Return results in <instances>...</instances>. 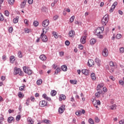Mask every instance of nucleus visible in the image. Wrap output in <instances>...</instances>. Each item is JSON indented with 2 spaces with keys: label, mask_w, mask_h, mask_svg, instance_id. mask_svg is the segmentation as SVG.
I'll list each match as a JSON object with an SVG mask.
<instances>
[{
  "label": "nucleus",
  "mask_w": 124,
  "mask_h": 124,
  "mask_svg": "<svg viewBox=\"0 0 124 124\" xmlns=\"http://www.w3.org/2000/svg\"><path fill=\"white\" fill-rule=\"evenodd\" d=\"M102 55L103 57H107L108 56V49H107V48H105L103 49L102 51Z\"/></svg>",
  "instance_id": "8"
},
{
  "label": "nucleus",
  "mask_w": 124,
  "mask_h": 124,
  "mask_svg": "<svg viewBox=\"0 0 124 124\" xmlns=\"http://www.w3.org/2000/svg\"><path fill=\"white\" fill-rule=\"evenodd\" d=\"M116 108V105H112V106H110V109L111 110H115Z\"/></svg>",
  "instance_id": "37"
},
{
  "label": "nucleus",
  "mask_w": 124,
  "mask_h": 124,
  "mask_svg": "<svg viewBox=\"0 0 124 124\" xmlns=\"http://www.w3.org/2000/svg\"><path fill=\"white\" fill-rule=\"evenodd\" d=\"M59 72H61V68L58 67L55 72V74L57 75Z\"/></svg>",
  "instance_id": "28"
},
{
  "label": "nucleus",
  "mask_w": 124,
  "mask_h": 124,
  "mask_svg": "<svg viewBox=\"0 0 124 124\" xmlns=\"http://www.w3.org/2000/svg\"><path fill=\"white\" fill-rule=\"evenodd\" d=\"M78 48L80 49V50H83L84 46L82 45H78Z\"/></svg>",
  "instance_id": "53"
},
{
  "label": "nucleus",
  "mask_w": 124,
  "mask_h": 124,
  "mask_svg": "<svg viewBox=\"0 0 124 124\" xmlns=\"http://www.w3.org/2000/svg\"><path fill=\"white\" fill-rule=\"evenodd\" d=\"M97 92L99 93H100V94H101V93H103V92L100 88H98Z\"/></svg>",
  "instance_id": "42"
},
{
  "label": "nucleus",
  "mask_w": 124,
  "mask_h": 124,
  "mask_svg": "<svg viewBox=\"0 0 124 124\" xmlns=\"http://www.w3.org/2000/svg\"><path fill=\"white\" fill-rule=\"evenodd\" d=\"M76 115H77V116H81V111H76Z\"/></svg>",
  "instance_id": "46"
},
{
  "label": "nucleus",
  "mask_w": 124,
  "mask_h": 124,
  "mask_svg": "<svg viewBox=\"0 0 124 124\" xmlns=\"http://www.w3.org/2000/svg\"><path fill=\"white\" fill-rule=\"evenodd\" d=\"M81 72L82 74L84 75H89V73H90V70L88 69H82L81 70Z\"/></svg>",
  "instance_id": "11"
},
{
  "label": "nucleus",
  "mask_w": 124,
  "mask_h": 124,
  "mask_svg": "<svg viewBox=\"0 0 124 124\" xmlns=\"http://www.w3.org/2000/svg\"><path fill=\"white\" fill-rule=\"evenodd\" d=\"M65 98H66L65 95L61 94L60 95L59 101H62V100H65Z\"/></svg>",
  "instance_id": "16"
},
{
  "label": "nucleus",
  "mask_w": 124,
  "mask_h": 124,
  "mask_svg": "<svg viewBox=\"0 0 124 124\" xmlns=\"http://www.w3.org/2000/svg\"><path fill=\"white\" fill-rule=\"evenodd\" d=\"M38 22L37 21H34L33 22V25L34 26V27H37V26H38Z\"/></svg>",
  "instance_id": "38"
},
{
  "label": "nucleus",
  "mask_w": 124,
  "mask_h": 124,
  "mask_svg": "<svg viewBox=\"0 0 124 124\" xmlns=\"http://www.w3.org/2000/svg\"><path fill=\"white\" fill-rule=\"evenodd\" d=\"M15 2V0H8L9 4H11V5H12V4H13Z\"/></svg>",
  "instance_id": "29"
},
{
  "label": "nucleus",
  "mask_w": 124,
  "mask_h": 124,
  "mask_svg": "<svg viewBox=\"0 0 124 124\" xmlns=\"http://www.w3.org/2000/svg\"><path fill=\"white\" fill-rule=\"evenodd\" d=\"M43 123H44L45 124H51V121L48 120H45L43 121Z\"/></svg>",
  "instance_id": "31"
},
{
  "label": "nucleus",
  "mask_w": 124,
  "mask_h": 124,
  "mask_svg": "<svg viewBox=\"0 0 124 124\" xmlns=\"http://www.w3.org/2000/svg\"><path fill=\"white\" fill-rule=\"evenodd\" d=\"M60 57H63L64 55V52L63 51H61L59 53Z\"/></svg>",
  "instance_id": "51"
},
{
  "label": "nucleus",
  "mask_w": 124,
  "mask_h": 124,
  "mask_svg": "<svg viewBox=\"0 0 124 124\" xmlns=\"http://www.w3.org/2000/svg\"><path fill=\"white\" fill-rule=\"evenodd\" d=\"M109 66L110 67V69H109V72H110V73H113L114 71V67H115V65H114V62H109Z\"/></svg>",
  "instance_id": "6"
},
{
  "label": "nucleus",
  "mask_w": 124,
  "mask_h": 124,
  "mask_svg": "<svg viewBox=\"0 0 124 124\" xmlns=\"http://www.w3.org/2000/svg\"><path fill=\"white\" fill-rule=\"evenodd\" d=\"M91 78L92 79L93 81H95V80L96 79L95 78V74L92 73L91 75Z\"/></svg>",
  "instance_id": "21"
},
{
  "label": "nucleus",
  "mask_w": 124,
  "mask_h": 124,
  "mask_svg": "<svg viewBox=\"0 0 124 124\" xmlns=\"http://www.w3.org/2000/svg\"><path fill=\"white\" fill-rule=\"evenodd\" d=\"M120 124H124V119H123L122 120L119 121Z\"/></svg>",
  "instance_id": "62"
},
{
  "label": "nucleus",
  "mask_w": 124,
  "mask_h": 124,
  "mask_svg": "<svg viewBox=\"0 0 124 124\" xmlns=\"http://www.w3.org/2000/svg\"><path fill=\"white\" fill-rule=\"evenodd\" d=\"M18 97H19V98H21V97H23L24 95H23V94H22V93L19 92L18 93Z\"/></svg>",
  "instance_id": "39"
},
{
  "label": "nucleus",
  "mask_w": 124,
  "mask_h": 124,
  "mask_svg": "<svg viewBox=\"0 0 124 124\" xmlns=\"http://www.w3.org/2000/svg\"><path fill=\"white\" fill-rule=\"evenodd\" d=\"M49 25V20L46 19L42 22L43 27H47Z\"/></svg>",
  "instance_id": "12"
},
{
  "label": "nucleus",
  "mask_w": 124,
  "mask_h": 124,
  "mask_svg": "<svg viewBox=\"0 0 124 124\" xmlns=\"http://www.w3.org/2000/svg\"><path fill=\"white\" fill-rule=\"evenodd\" d=\"M46 100H47L48 101H51V98L47 96L46 97Z\"/></svg>",
  "instance_id": "63"
},
{
  "label": "nucleus",
  "mask_w": 124,
  "mask_h": 124,
  "mask_svg": "<svg viewBox=\"0 0 124 124\" xmlns=\"http://www.w3.org/2000/svg\"><path fill=\"white\" fill-rule=\"evenodd\" d=\"M9 32L11 33L12 32V31H13V28L12 27H10L9 28Z\"/></svg>",
  "instance_id": "48"
},
{
  "label": "nucleus",
  "mask_w": 124,
  "mask_h": 124,
  "mask_svg": "<svg viewBox=\"0 0 124 124\" xmlns=\"http://www.w3.org/2000/svg\"><path fill=\"white\" fill-rule=\"evenodd\" d=\"M24 31H25V33H30V29H27V28L25 29Z\"/></svg>",
  "instance_id": "43"
},
{
  "label": "nucleus",
  "mask_w": 124,
  "mask_h": 124,
  "mask_svg": "<svg viewBox=\"0 0 124 124\" xmlns=\"http://www.w3.org/2000/svg\"><path fill=\"white\" fill-rule=\"evenodd\" d=\"M74 19H75V16H71V17L70 18V21L71 22V23H72L74 22Z\"/></svg>",
  "instance_id": "34"
},
{
  "label": "nucleus",
  "mask_w": 124,
  "mask_h": 124,
  "mask_svg": "<svg viewBox=\"0 0 124 124\" xmlns=\"http://www.w3.org/2000/svg\"><path fill=\"white\" fill-rule=\"evenodd\" d=\"M100 95V93H99L98 92L96 93H95V96H96V97H99Z\"/></svg>",
  "instance_id": "54"
},
{
  "label": "nucleus",
  "mask_w": 124,
  "mask_h": 124,
  "mask_svg": "<svg viewBox=\"0 0 124 124\" xmlns=\"http://www.w3.org/2000/svg\"><path fill=\"white\" fill-rule=\"evenodd\" d=\"M122 35H121V34H117L116 36V38H117V39H120Z\"/></svg>",
  "instance_id": "40"
},
{
  "label": "nucleus",
  "mask_w": 124,
  "mask_h": 124,
  "mask_svg": "<svg viewBox=\"0 0 124 124\" xmlns=\"http://www.w3.org/2000/svg\"><path fill=\"white\" fill-rule=\"evenodd\" d=\"M88 65L90 67H92V66H93V65H94V62L93 61V60L90 59L88 60Z\"/></svg>",
  "instance_id": "9"
},
{
  "label": "nucleus",
  "mask_w": 124,
  "mask_h": 124,
  "mask_svg": "<svg viewBox=\"0 0 124 124\" xmlns=\"http://www.w3.org/2000/svg\"><path fill=\"white\" fill-rule=\"evenodd\" d=\"M15 61V57L14 56H11L10 57V62L11 63H14Z\"/></svg>",
  "instance_id": "19"
},
{
  "label": "nucleus",
  "mask_w": 124,
  "mask_h": 124,
  "mask_svg": "<svg viewBox=\"0 0 124 124\" xmlns=\"http://www.w3.org/2000/svg\"><path fill=\"white\" fill-rule=\"evenodd\" d=\"M2 60H3V61H5L6 60V56L5 55H3L2 57Z\"/></svg>",
  "instance_id": "61"
},
{
  "label": "nucleus",
  "mask_w": 124,
  "mask_h": 124,
  "mask_svg": "<svg viewBox=\"0 0 124 124\" xmlns=\"http://www.w3.org/2000/svg\"><path fill=\"white\" fill-rule=\"evenodd\" d=\"M88 122L89 124H94V121H93V120L92 118H90L88 120Z\"/></svg>",
  "instance_id": "32"
},
{
  "label": "nucleus",
  "mask_w": 124,
  "mask_h": 124,
  "mask_svg": "<svg viewBox=\"0 0 124 124\" xmlns=\"http://www.w3.org/2000/svg\"><path fill=\"white\" fill-rule=\"evenodd\" d=\"M95 42H96L95 39H92L90 40V44L91 45H93V44H94Z\"/></svg>",
  "instance_id": "24"
},
{
  "label": "nucleus",
  "mask_w": 124,
  "mask_h": 124,
  "mask_svg": "<svg viewBox=\"0 0 124 124\" xmlns=\"http://www.w3.org/2000/svg\"><path fill=\"white\" fill-rule=\"evenodd\" d=\"M64 107H65V106L62 105L59 108L58 111L60 114H62V112H64Z\"/></svg>",
  "instance_id": "10"
},
{
  "label": "nucleus",
  "mask_w": 124,
  "mask_h": 124,
  "mask_svg": "<svg viewBox=\"0 0 124 124\" xmlns=\"http://www.w3.org/2000/svg\"><path fill=\"white\" fill-rule=\"evenodd\" d=\"M46 30H47L46 28H44L43 29V32L41 34L40 38H42L43 42H47V41H48V38L47 37V36H46L45 34H44Z\"/></svg>",
  "instance_id": "2"
},
{
  "label": "nucleus",
  "mask_w": 124,
  "mask_h": 124,
  "mask_svg": "<svg viewBox=\"0 0 124 124\" xmlns=\"http://www.w3.org/2000/svg\"><path fill=\"white\" fill-rule=\"evenodd\" d=\"M5 16H9V12L8 11H5Z\"/></svg>",
  "instance_id": "49"
},
{
  "label": "nucleus",
  "mask_w": 124,
  "mask_h": 124,
  "mask_svg": "<svg viewBox=\"0 0 124 124\" xmlns=\"http://www.w3.org/2000/svg\"><path fill=\"white\" fill-rule=\"evenodd\" d=\"M18 19H19V16H16V18L14 19L13 23H14V24H17V23L18 22V21H19Z\"/></svg>",
  "instance_id": "23"
},
{
  "label": "nucleus",
  "mask_w": 124,
  "mask_h": 124,
  "mask_svg": "<svg viewBox=\"0 0 124 124\" xmlns=\"http://www.w3.org/2000/svg\"><path fill=\"white\" fill-rule=\"evenodd\" d=\"M32 2H33V0H28V3L29 4H32Z\"/></svg>",
  "instance_id": "60"
},
{
  "label": "nucleus",
  "mask_w": 124,
  "mask_h": 124,
  "mask_svg": "<svg viewBox=\"0 0 124 124\" xmlns=\"http://www.w3.org/2000/svg\"><path fill=\"white\" fill-rule=\"evenodd\" d=\"M53 35L54 36L55 38H58L59 36L58 35V33L53 31L52 33Z\"/></svg>",
  "instance_id": "30"
},
{
  "label": "nucleus",
  "mask_w": 124,
  "mask_h": 124,
  "mask_svg": "<svg viewBox=\"0 0 124 124\" xmlns=\"http://www.w3.org/2000/svg\"><path fill=\"white\" fill-rule=\"evenodd\" d=\"M41 84H42V79H40L37 81V85L39 86V85H41Z\"/></svg>",
  "instance_id": "33"
},
{
  "label": "nucleus",
  "mask_w": 124,
  "mask_h": 124,
  "mask_svg": "<svg viewBox=\"0 0 124 124\" xmlns=\"http://www.w3.org/2000/svg\"><path fill=\"white\" fill-rule=\"evenodd\" d=\"M86 37L85 36H82L80 39V42L82 44H85L86 43Z\"/></svg>",
  "instance_id": "14"
},
{
  "label": "nucleus",
  "mask_w": 124,
  "mask_h": 124,
  "mask_svg": "<svg viewBox=\"0 0 124 124\" xmlns=\"http://www.w3.org/2000/svg\"><path fill=\"white\" fill-rule=\"evenodd\" d=\"M65 44L66 45V46H69V44H70V42H69V41L66 40L65 42Z\"/></svg>",
  "instance_id": "44"
},
{
  "label": "nucleus",
  "mask_w": 124,
  "mask_h": 124,
  "mask_svg": "<svg viewBox=\"0 0 124 124\" xmlns=\"http://www.w3.org/2000/svg\"><path fill=\"white\" fill-rule=\"evenodd\" d=\"M124 81L123 80H119V83L120 85H124Z\"/></svg>",
  "instance_id": "58"
},
{
  "label": "nucleus",
  "mask_w": 124,
  "mask_h": 124,
  "mask_svg": "<svg viewBox=\"0 0 124 124\" xmlns=\"http://www.w3.org/2000/svg\"><path fill=\"white\" fill-rule=\"evenodd\" d=\"M15 120L14 117L10 116L8 118V123L11 124V123L14 122Z\"/></svg>",
  "instance_id": "15"
},
{
  "label": "nucleus",
  "mask_w": 124,
  "mask_h": 124,
  "mask_svg": "<svg viewBox=\"0 0 124 124\" xmlns=\"http://www.w3.org/2000/svg\"><path fill=\"white\" fill-rule=\"evenodd\" d=\"M1 80L2 81H4V80H5V77L4 76H2L1 77Z\"/></svg>",
  "instance_id": "64"
},
{
  "label": "nucleus",
  "mask_w": 124,
  "mask_h": 124,
  "mask_svg": "<svg viewBox=\"0 0 124 124\" xmlns=\"http://www.w3.org/2000/svg\"><path fill=\"white\" fill-rule=\"evenodd\" d=\"M17 56L19 58H23V55L22 54V52H21V51H18Z\"/></svg>",
  "instance_id": "27"
},
{
  "label": "nucleus",
  "mask_w": 124,
  "mask_h": 124,
  "mask_svg": "<svg viewBox=\"0 0 124 124\" xmlns=\"http://www.w3.org/2000/svg\"><path fill=\"white\" fill-rule=\"evenodd\" d=\"M95 62L97 63L98 66H100V62H101V61L100 60V59L96 58L95 59Z\"/></svg>",
  "instance_id": "18"
},
{
  "label": "nucleus",
  "mask_w": 124,
  "mask_h": 124,
  "mask_svg": "<svg viewBox=\"0 0 124 124\" xmlns=\"http://www.w3.org/2000/svg\"><path fill=\"white\" fill-rule=\"evenodd\" d=\"M25 6H26V4L25 3V2H22L20 5L21 8H25Z\"/></svg>",
  "instance_id": "36"
},
{
  "label": "nucleus",
  "mask_w": 124,
  "mask_h": 124,
  "mask_svg": "<svg viewBox=\"0 0 124 124\" xmlns=\"http://www.w3.org/2000/svg\"><path fill=\"white\" fill-rule=\"evenodd\" d=\"M39 58L41 60V61H43V62L47 60V57H46V56L44 54L40 55Z\"/></svg>",
  "instance_id": "17"
},
{
  "label": "nucleus",
  "mask_w": 124,
  "mask_h": 124,
  "mask_svg": "<svg viewBox=\"0 0 124 124\" xmlns=\"http://www.w3.org/2000/svg\"><path fill=\"white\" fill-rule=\"evenodd\" d=\"M51 94L52 96H55V95H56V94H57V91H56L55 90H52L51 92Z\"/></svg>",
  "instance_id": "25"
},
{
  "label": "nucleus",
  "mask_w": 124,
  "mask_h": 124,
  "mask_svg": "<svg viewBox=\"0 0 124 124\" xmlns=\"http://www.w3.org/2000/svg\"><path fill=\"white\" fill-rule=\"evenodd\" d=\"M27 122L29 124H33V121H32V119L31 118L29 117L27 118Z\"/></svg>",
  "instance_id": "20"
},
{
  "label": "nucleus",
  "mask_w": 124,
  "mask_h": 124,
  "mask_svg": "<svg viewBox=\"0 0 124 124\" xmlns=\"http://www.w3.org/2000/svg\"><path fill=\"white\" fill-rule=\"evenodd\" d=\"M69 35L70 37H74V35H75V31L73 30H71L69 32Z\"/></svg>",
  "instance_id": "13"
},
{
  "label": "nucleus",
  "mask_w": 124,
  "mask_h": 124,
  "mask_svg": "<svg viewBox=\"0 0 124 124\" xmlns=\"http://www.w3.org/2000/svg\"><path fill=\"white\" fill-rule=\"evenodd\" d=\"M23 71H24L25 73L28 74V75H31L32 74V71L29 67L26 66L23 67Z\"/></svg>",
  "instance_id": "4"
},
{
  "label": "nucleus",
  "mask_w": 124,
  "mask_h": 124,
  "mask_svg": "<svg viewBox=\"0 0 124 124\" xmlns=\"http://www.w3.org/2000/svg\"><path fill=\"white\" fill-rule=\"evenodd\" d=\"M103 86V84H98V86H97V88L98 89H100V88H102Z\"/></svg>",
  "instance_id": "45"
},
{
  "label": "nucleus",
  "mask_w": 124,
  "mask_h": 124,
  "mask_svg": "<svg viewBox=\"0 0 124 124\" xmlns=\"http://www.w3.org/2000/svg\"><path fill=\"white\" fill-rule=\"evenodd\" d=\"M104 31V27L98 28L95 32V34H96L98 36H99V38H103V35H100V33H103Z\"/></svg>",
  "instance_id": "1"
},
{
  "label": "nucleus",
  "mask_w": 124,
  "mask_h": 124,
  "mask_svg": "<svg viewBox=\"0 0 124 124\" xmlns=\"http://www.w3.org/2000/svg\"><path fill=\"white\" fill-rule=\"evenodd\" d=\"M62 69L63 71H67V67L65 65H63L62 66Z\"/></svg>",
  "instance_id": "22"
},
{
  "label": "nucleus",
  "mask_w": 124,
  "mask_h": 124,
  "mask_svg": "<svg viewBox=\"0 0 124 124\" xmlns=\"http://www.w3.org/2000/svg\"><path fill=\"white\" fill-rule=\"evenodd\" d=\"M14 73L16 75H17V74H18V75H20V76L23 75V72L21 70V69L17 67L15 68Z\"/></svg>",
  "instance_id": "5"
},
{
  "label": "nucleus",
  "mask_w": 124,
  "mask_h": 124,
  "mask_svg": "<svg viewBox=\"0 0 124 124\" xmlns=\"http://www.w3.org/2000/svg\"><path fill=\"white\" fill-rule=\"evenodd\" d=\"M94 102H95V103H96L97 105H100V104H101L100 101L99 100H94Z\"/></svg>",
  "instance_id": "35"
},
{
  "label": "nucleus",
  "mask_w": 124,
  "mask_h": 124,
  "mask_svg": "<svg viewBox=\"0 0 124 124\" xmlns=\"http://www.w3.org/2000/svg\"><path fill=\"white\" fill-rule=\"evenodd\" d=\"M47 94H46V93H44L42 95V97H43V98H44L45 99H46V98L47 97Z\"/></svg>",
  "instance_id": "56"
},
{
  "label": "nucleus",
  "mask_w": 124,
  "mask_h": 124,
  "mask_svg": "<svg viewBox=\"0 0 124 124\" xmlns=\"http://www.w3.org/2000/svg\"><path fill=\"white\" fill-rule=\"evenodd\" d=\"M24 22V23L26 24V25H29V21H28V19H25Z\"/></svg>",
  "instance_id": "59"
},
{
  "label": "nucleus",
  "mask_w": 124,
  "mask_h": 124,
  "mask_svg": "<svg viewBox=\"0 0 124 124\" xmlns=\"http://www.w3.org/2000/svg\"><path fill=\"white\" fill-rule=\"evenodd\" d=\"M59 19V16H55L53 17V19L56 21V20H58Z\"/></svg>",
  "instance_id": "55"
},
{
  "label": "nucleus",
  "mask_w": 124,
  "mask_h": 124,
  "mask_svg": "<svg viewBox=\"0 0 124 124\" xmlns=\"http://www.w3.org/2000/svg\"><path fill=\"white\" fill-rule=\"evenodd\" d=\"M99 118L97 117H95V123H99Z\"/></svg>",
  "instance_id": "47"
},
{
  "label": "nucleus",
  "mask_w": 124,
  "mask_h": 124,
  "mask_svg": "<svg viewBox=\"0 0 124 124\" xmlns=\"http://www.w3.org/2000/svg\"><path fill=\"white\" fill-rule=\"evenodd\" d=\"M39 105L41 107H45L47 105V101L45 100L41 101L39 103Z\"/></svg>",
  "instance_id": "7"
},
{
  "label": "nucleus",
  "mask_w": 124,
  "mask_h": 124,
  "mask_svg": "<svg viewBox=\"0 0 124 124\" xmlns=\"http://www.w3.org/2000/svg\"><path fill=\"white\" fill-rule=\"evenodd\" d=\"M4 19L3 16L2 14H0V21H3Z\"/></svg>",
  "instance_id": "41"
},
{
  "label": "nucleus",
  "mask_w": 124,
  "mask_h": 124,
  "mask_svg": "<svg viewBox=\"0 0 124 124\" xmlns=\"http://www.w3.org/2000/svg\"><path fill=\"white\" fill-rule=\"evenodd\" d=\"M20 119H21V115H17L16 117V121H20Z\"/></svg>",
  "instance_id": "50"
},
{
  "label": "nucleus",
  "mask_w": 124,
  "mask_h": 124,
  "mask_svg": "<svg viewBox=\"0 0 124 124\" xmlns=\"http://www.w3.org/2000/svg\"><path fill=\"white\" fill-rule=\"evenodd\" d=\"M109 79H110V80H112V81H115V78H114V77H113V76H110Z\"/></svg>",
  "instance_id": "57"
},
{
  "label": "nucleus",
  "mask_w": 124,
  "mask_h": 124,
  "mask_svg": "<svg viewBox=\"0 0 124 124\" xmlns=\"http://www.w3.org/2000/svg\"><path fill=\"white\" fill-rule=\"evenodd\" d=\"M70 82L71 83V84H73L74 85H76V84H77V80H70Z\"/></svg>",
  "instance_id": "26"
},
{
  "label": "nucleus",
  "mask_w": 124,
  "mask_h": 124,
  "mask_svg": "<svg viewBox=\"0 0 124 124\" xmlns=\"http://www.w3.org/2000/svg\"><path fill=\"white\" fill-rule=\"evenodd\" d=\"M120 52L121 53H124V47H120Z\"/></svg>",
  "instance_id": "52"
},
{
  "label": "nucleus",
  "mask_w": 124,
  "mask_h": 124,
  "mask_svg": "<svg viewBox=\"0 0 124 124\" xmlns=\"http://www.w3.org/2000/svg\"><path fill=\"white\" fill-rule=\"evenodd\" d=\"M109 20V15L106 14L102 19V24L103 26H106V24L108 23Z\"/></svg>",
  "instance_id": "3"
}]
</instances>
